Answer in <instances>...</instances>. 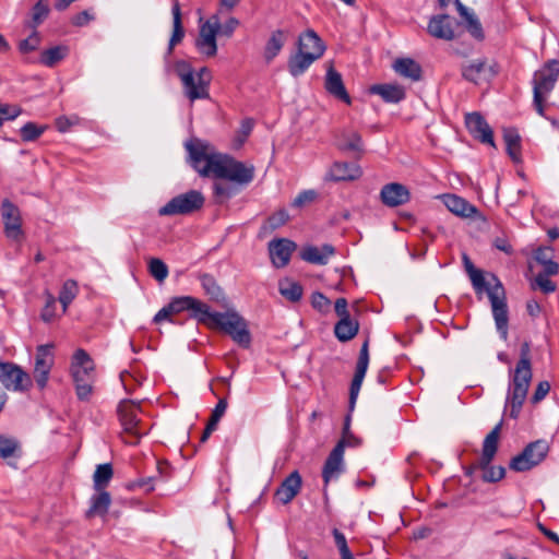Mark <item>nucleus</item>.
Instances as JSON below:
<instances>
[{
    "instance_id": "f257e3e1",
    "label": "nucleus",
    "mask_w": 559,
    "mask_h": 559,
    "mask_svg": "<svg viewBox=\"0 0 559 559\" xmlns=\"http://www.w3.org/2000/svg\"><path fill=\"white\" fill-rule=\"evenodd\" d=\"M185 147L189 154L191 167L201 177H213L231 182L229 186L214 183L213 192L215 198L221 199L219 202L229 200L254 179L253 165H247L226 154L210 153V145L198 138L187 141Z\"/></svg>"
},
{
    "instance_id": "f03ea898",
    "label": "nucleus",
    "mask_w": 559,
    "mask_h": 559,
    "mask_svg": "<svg viewBox=\"0 0 559 559\" xmlns=\"http://www.w3.org/2000/svg\"><path fill=\"white\" fill-rule=\"evenodd\" d=\"M369 365V340L367 338L359 350L358 360L356 364L355 373L349 386V399H348V414L345 417L342 438L333 448V450L328 455L323 468H322V478L324 483L323 496L325 501L328 502V492L326 487L331 479L337 478L344 467H343V455L346 447H359L361 444V440L353 435L350 431V413L354 411L356 401L366 376L367 369Z\"/></svg>"
},
{
    "instance_id": "7ed1b4c3",
    "label": "nucleus",
    "mask_w": 559,
    "mask_h": 559,
    "mask_svg": "<svg viewBox=\"0 0 559 559\" xmlns=\"http://www.w3.org/2000/svg\"><path fill=\"white\" fill-rule=\"evenodd\" d=\"M464 269L469 276L473 288L477 295L486 293L495 319L497 331L503 341L508 340L509 310L507 305L506 289L496 274L489 273L490 282H487L484 272L476 269L466 253L462 255Z\"/></svg>"
},
{
    "instance_id": "20e7f679",
    "label": "nucleus",
    "mask_w": 559,
    "mask_h": 559,
    "mask_svg": "<svg viewBox=\"0 0 559 559\" xmlns=\"http://www.w3.org/2000/svg\"><path fill=\"white\" fill-rule=\"evenodd\" d=\"M533 378L530 358V345L524 343L521 347V357L511 371V383L508 390L507 404L510 405V417L516 419L526 400L528 388Z\"/></svg>"
},
{
    "instance_id": "39448f33",
    "label": "nucleus",
    "mask_w": 559,
    "mask_h": 559,
    "mask_svg": "<svg viewBox=\"0 0 559 559\" xmlns=\"http://www.w3.org/2000/svg\"><path fill=\"white\" fill-rule=\"evenodd\" d=\"M326 49L324 41L313 29H307L298 36L297 51L289 56L287 69L292 76L302 75L310 66L320 59Z\"/></svg>"
},
{
    "instance_id": "423d86ee",
    "label": "nucleus",
    "mask_w": 559,
    "mask_h": 559,
    "mask_svg": "<svg viewBox=\"0 0 559 559\" xmlns=\"http://www.w3.org/2000/svg\"><path fill=\"white\" fill-rule=\"evenodd\" d=\"M175 70L182 82L185 95L191 102L210 98L211 73L206 67L194 73L189 62L179 60L175 64Z\"/></svg>"
},
{
    "instance_id": "0eeeda50",
    "label": "nucleus",
    "mask_w": 559,
    "mask_h": 559,
    "mask_svg": "<svg viewBox=\"0 0 559 559\" xmlns=\"http://www.w3.org/2000/svg\"><path fill=\"white\" fill-rule=\"evenodd\" d=\"M501 428L502 420L492 428L483 441L478 466H480V471L483 472L481 480L484 483H498L506 476V468L503 466L491 464L499 449Z\"/></svg>"
},
{
    "instance_id": "6e6552de",
    "label": "nucleus",
    "mask_w": 559,
    "mask_h": 559,
    "mask_svg": "<svg viewBox=\"0 0 559 559\" xmlns=\"http://www.w3.org/2000/svg\"><path fill=\"white\" fill-rule=\"evenodd\" d=\"M559 78V61L548 60L533 76V106L536 112L545 116V102Z\"/></svg>"
},
{
    "instance_id": "1a4fd4ad",
    "label": "nucleus",
    "mask_w": 559,
    "mask_h": 559,
    "mask_svg": "<svg viewBox=\"0 0 559 559\" xmlns=\"http://www.w3.org/2000/svg\"><path fill=\"white\" fill-rule=\"evenodd\" d=\"M205 198L199 190H189L170 199L158 210L159 216L190 215L200 211Z\"/></svg>"
},
{
    "instance_id": "9d476101",
    "label": "nucleus",
    "mask_w": 559,
    "mask_h": 559,
    "mask_svg": "<svg viewBox=\"0 0 559 559\" xmlns=\"http://www.w3.org/2000/svg\"><path fill=\"white\" fill-rule=\"evenodd\" d=\"M139 412L140 404L131 400H122L117 407L123 432L130 437L124 442L131 445L138 444L142 436L146 435V431L142 430L141 420L138 418Z\"/></svg>"
},
{
    "instance_id": "9b49d317",
    "label": "nucleus",
    "mask_w": 559,
    "mask_h": 559,
    "mask_svg": "<svg viewBox=\"0 0 559 559\" xmlns=\"http://www.w3.org/2000/svg\"><path fill=\"white\" fill-rule=\"evenodd\" d=\"M549 452V444L544 439L530 442L521 453L511 459L510 469L526 472L540 464Z\"/></svg>"
},
{
    "instance_id": "f8f14e48",
    "label": "nucleus",
    "mask_w": 559,
    "mask_h": 559,
    "mask_svg": "<svg viewBox=\"0 0 559 559\" xmlns=\"http://www.w3.org/2000/svg\"><path fill=\"white\" fill-rule=\"evenodd\" d=\"M223 316L216 329L228 334L241 348H249L252 336L247 320L236 311H226Z\"/></svg>"
},
{
    "instance_id": "ddd939ff",
    "label": "nucleus",
    "mask_w": 559,
    "mask_h": 559,
    "mask_svg": "<svg viewBox=\"0 0 559 559\" xmlns=\"http://www.w3.org/2000/svg\"><path fill=\"white\" fill-rule=\"evenodd\" d=\"M0 382L7 390L27 391L32 380L20 366L11 361H0Z\"/></svg>"
},
{
    "instance_id": "4468645a",
    "label": "nucleus",
    "mask_w": 559,
    "mask_h": 559,
    "mask_svg": "<svg viewBox=\"0 0 559 559\" xmlns=\"http://www.w3.org/2000/svg\"><path fill=\"white\" fill-rule=\"evenodd\" d=\"M332 134L333 143L338 151L352 153L356 158H360L364 155V141L358 131L349 128H341L335 129Z\"/></svg>"
},
{
    "instance_id": "2eb2a0df",
    "label": "nucleus",
    "mask_w": 559,
    "mask_h": 559,
    "mask_svg": "<svg viewBox=\"0 0 559 559\" xmlns=\"http://www.w3.org/2000/svg\"><path fill=\"white\" fill-rule=\"evenodd\" d=\"M52 344L39 345L35 355L34 379L37 386L43 390L46 388L50 370L53 366L55 359L51 349Z\"/></svg>"
},
{
    "instance_id": "dca6fc26",
    "label": "nucleus",
    "mask_w": 559,
    "mask_h": 559,
    "mask_svg": "<svg viewBox=\"0 0 559 559\" xmlns=\"http://www.w3.org/2000/svg\"><path fill=\"white\" fill-rule=\"evenodd\" d=\"M498 72V64L496 62L488 64L485 58L473 60L461 68L463 79L474 84H479L481 81H490Z\"/></svg>"
},
{
    "instance_id": "f3484780",
    "label": "nucleus",
    "mask_w": 559,
    "mask_h": 559,
    "mask_svg": "<svg viewBox=\"0 0 559 559\" xmlns=\"http://www.w3.org/2000/svg\"><path fill=\"white\" fill-rule=\"evenodd\" d=\"M0 211L5 236L10 239L17 240L23 234L20 209L9 199H4L1 203Z\"/></svg>"
},
{
    "instance_id": "a211bd4d",
    "label": "nucleus",
    "mask_w": 559,
    "mask_h": 559,
    "mask_svg": "<svg viewBox=\"0 0 559 559\" xmlns=\"http://www.w3.org/2000/svg\"><path fill=\"white\" fill-rule=\"evenodd\" d=\"M454 24H457L449 14L432 15L427 25V33L437 39L453 40L455 38Z\"/></svg>"
},
{
    "instance_id": "6ab92c4d",
    "label": "nucleus",
    "mask_w": 559,
    "mask_h": 559,
    "mask_svg": "<svg viewBox=\"0 0 559 559\" xmlns=\"http://www.w3.org/2000/svg\"><path fill=\"white\" fill-rule=\"evenodd\" d=\"M465 126L474 139L495 147L492 129L479 112L467 114L465 116Z\"/></svg>"
},
{
    "instance_id": "aec40b11",
    "label": "nucleus",
    "mask_w": 559,
    "mask_h": 559,
    "mask_svg": "<svg viewBox=\"0 0 559 559\" xmlns=\"http://www.w3.org/2000/svg\"><path fill=\"white\" fill-rule=\"evenodd\" d=\"M217 27H215L211 20H207L200 26L195 47L207 58L214 57L217 53Z\"/></svg>"
},
{
    "instance_id": "412c9836",
    "label": "nucleus",
    "mask_w": 559,
    "mask_h": 559,
    "mask_svg": "<svg viewBox=\"0 0 559 559\" xmlns=\"http://www.w3.org/2000/svg\"><path fill=\"white\" fill-rule=\"evenodd\" d=\"M296 243L289 239H274L269 243V251L272 263L275 267H284L289 263Z\"/></svg>"
},
{
    "instance_id": "4be33fe9",
    "label": "nucleus",
    "mask_w": 559,
    "mask_h": 559,
    "mask_svg": "<svg viewBox=\"0 0 559 559\" xmlns=\"http://www.w3.org/2000/svg\"><path fill=\"white\" fill-rule=\"evenodd\" d=\"M362 171L358 164L347 162H334L325 175L328 181H352L361 176Z\"/></svg>"
},
{
    "instance_id": "5701e85b",
    "label": "nucleus",
    "mask_w": 559,
    "mask_h": 559,
    "mask_svg": "<svg viewBox=\"0 0 559 559\" xmlns=\"http://www.w3.org/2000/svg\"><path fill=\"white\" fill-rule=\"evenodd\" d=\"M224 312H212L207 304L201 301L198 298H193V302L189 310V317L197 320L201 324H205L210 328H216L221 319H224Z\"/></svg>"
},
{
    "instance_id": "b1692460",
    "label": "nucleus",
    "mask_w": 559,
    "mask_h": 559,
    "mask_svg": "<svg viewBox=\"0 0 559 559\" xmlns=\"http://www.w3.org/2000/svg\"><path fill=\"white\" fill-rule=\"evenodd\" d=\"M382 203L389 207H395L405 204L411 199L408 189L399 182L386 183L380 192Z\"/></svg>"
},
{
    "instance_id": "393cba45",
    "label": "nucleus",
    "mask_w": 559,
    "mask_h": 559,
    "mask_svg": "<svg viewBox=\"0 0 559 559\" xmlns=\"http://www.w3.org/2000/svg\"><path fill=\"white\" fill-rule=\"evenodd\" d=\"M324 88L336 99L342 100L347 105L352 103L350 96L344 85L343 78L341 73L334 69L332 63H330L326 70Z\"/></svg>"
},
{
    "instance_id": "a878e982",
    "label": "nucleus",
    "mask_w": 559,
    "mask_h": 559,
    "mask_svg": "<svg viewBox=\"0 0 559 559\" xmlns=\"http://www.w3.org/2000/svg\"><path fill=\"white\" fill-rule=\"evenodd\" d=\"M301 486L302 478L298 471H294L281 483L274 496L283 504H288L299 493Z\"/></svg>"
},
{
    "instance_id": "bb28decb",
    "label": "nucleus",
    "mask_w": 559,
    "mask_h": 559,
    "mask_svg": "<svg viewBox=\"0 0 559 559\" xmlns=\"http://www.w3.org/2000/svg\"><path fill=\"white\" fill-rule=\"evenodd\" d=\"M443 202L451 213L460 217L471 218L479 213L476 206L456 194H444Z\"/></svg>"
},
{
    "instance_id": "cd10ccee",
    "label": "nucleus",
    "mask_w": 559,
    "mask_h": 559,
    "mask_svg": "<svg viewBox=\"0 0 559 559\" xmlns=\"http://www.w3.org/2000/svg\"><path fill=\"white\" fill-rule=\"evenodd\" d=\"M369 93L379 95L385 103L397 104L405 99V88L400 84H373Z\"/></svg>"
},
{
    "instance_id": "c85d7f7f",
    "label": "nucleus",
    "mask_w": 559,
    "mask_h": 559,
    "mask_svg": "<svg viewBox=\"0 0 559 559\" xmlns=\"http://www.w3.org/2000/svg\"><path fill=\"white\" fill-rule=\"evenodd\" d=\"M96 493L91 497L90 508L85 512V518L91 520L95 516H105L111 504V496L107 490L95 489Z\"/></svg>"
},
{
    "instance_id": "c756f323",
    "label": "nucleus",
    "mask_w": 559,
    "mask_h": 559,
    "mask_svg": "<svg viewBox=\"0 0 559 559\" xmlns=\"http://www.w3.org/2000/svg\"><path fill=\"white\" fill-rule=\"evenodd\" d=\"M334 253L335 248L329 243H324L321 248L308 246L301 251V259L312 264L325 265Z\"/></svg>"
},
{
    "instance_id": "7c9ffc66",
    "label": "nucleus",
    "mask_w": 559,
    "mask_h": 559,
    "mask_svg": "<svg viewBox=\"0 0 559 559\" xmlns=\"http://www.w3.org/2000/svg\"><path fill=\"white\" fill-rule=\"evenodd\" d=\"M394 71L406 79L414 82L420 81L423 78V69L420 64L412 58H399L393 63Z\"/></svg>"
},
{
    "instance_id": "2f4dec72",
    "label": "nucleus",
    "mask_w": 559,
    "mask_h": 559,
    "mask_svg": "<svg viewBox=\"0 0 559 559\" xmlns=\"http://www.w3.org/2000/svg\"><path fill=\"white\" fill-rule=\"evenodd\" d=\"M198 278L201 283L202 288L206 296H209L210 300L215 301L217 304H224L226 301V296L223 288L217 284L215 277L209 273H200Z\"/></svg>"
},
{
    "instance_id": "473e14b6",
    "label": "nucleus",
    "mask_w": 559,
    "mask_h": 559,
    "mask_svg": "<svg viewBox=\"0 0 559 559\" xmlns=\"http://www.w3.org/2000/svg\"><path fill=\"white\" fill-rule=\"evenodd\" d=\"M287 39V32L283 29H276L271 33L264 46L263 57L265 61L271 62L282 50Z\"/></svg>"
},
{
    "instance_id": "72a5a7b5",
    "label": "nucleus",
    "mask_w": 559,
    "mask_h": 559,
    "mask_svg": "<svg viewBox=\"0 0 559 559\" xmlns=\"http://www.w3.org/2000/svg\"><path fill=\"white\" fill-rule=\"evenodd\" d=\"M359 331V323L356 320H353L350 317H345L340 319L334 325V334L335 337L340 342H348L354 338Z\"/></svg>"
},
{
    "instance_id": "f704fd0d",
    "label": "nucleus",
    "mask_w": 559,
    "mask_h": 559,
    "mask_svg": "<svg viewBox=\"0 0 559 559\" xmlns=\"http://www.w3.org/2000/svg\"><path fill=\"white\" fill-rule=\"evenodd\" d=\"M503 141L510 158L518 163L521 160V136L515 128L503 129Z\"/></svg>"
},
{
    "instance_id": "c9c22d12",
    "label": "nucleus",
    "mask_w": 559,
    "mask_h": 559,
    "mask_svg": "<svg viewBox=\"0 0 559 559\" xmlns=\"http://www.w3.org/2000/svg\"><path fill=\"white\" fill-rule=\"evenodd\" d=\"M171 13H173V19H174V29H173V35L169 39V45H168V53L169 55L173 52L174 47L176 45H178L179 43H181V40L185 37V28H183L182 21H181V11H180V5H179L178 1H175L173 9H171Z\"/></svg>"
},
{
    "instance_id": "e433bc0d",
    "label": "nucleus",
    "mask_w": 559,
    "mask_h": 559,
    "mask_svg": "<svg viewBox=\"0 0 559 559\" xmlns=\"http://www.w3.org/2000/svg\"><path fill=\"white\" fill-rule=\"evenodd\" d=\"M69 53L67 46H55L41 51L39 62L48 68L55 67Z\"/></svg>"
},
{
    "instance_id": "4c0bfd02",
    "label": "nucleus",
    "mask_w": 559,
    "mask_h": 559,
    "mask_svg": "<svg viewBox=\"0 0 559 559\" xmlns=\"http://www.w3.org/2000/svg\"><path fill=\"white\" fill-rule=\"evenodd\" d=\"M114 476V469L110 463L97 465L93 475L94 489L106 490L109 481Z\"/></svg>"
},
{
    "instance_id": "58836bf2",
    "label": "nucleus",
    "mask_w": 559,
    "mask_h": 559,
    "mask_svg": "<svg viewBox=\"0 0 559 559\" xmlns=\"http://www.w3.org/2000/svg\"><path fill=\"white\" fill-rule=\"evenodd\" d=\"M22 455L21 444L14 438L0 435V457L8 460L10 457L19 459Z\"/></svg>"
},
{
    "instance_id": "ea45409f",
    "label": "nucleus",
    "mask_w": 559,
    "mask_h": 559,
    "mask_svg": "<svg viewBox=\"0 0 559 559\" xmlns=\"http://www.w3.org/2000/svg\"><path fill=\"white\" fill-rule=\"evenodd\" d=\"M78 294H79V286H78L76 281L67 280L63 283V285L59 292V297H58L59 301L62 305L63 312H67L68 307L75 299Z\"/></svg>"
},
{
    "instance_id": "a19ab883",
    "label": "nucleus",
    "mask_w": 559,
    "mask_h": 559,
    "mask_svg": "<svg viewBox=\"0 0 559 559\" xmlns=\"http://www.w3.org/2000/svg\"><path fill=\"white\" fill-rule=\"evenodd\" d=\"M280 293L287 300L297 302L301 299L304 289L299 283L286 280L280 282Z\"/></svg>"
},
{
    "instance_id": "79ce46f5",
    "label": "nucleus",
    "mask_w": 559,
    "mask_h": 559,
    "mask_svg": "<svg viewBox=\"0 0 559 559\" xmlns=\"http://www.w3.org/2000/svg\"><path fill=\"white\" fill-rule=\"evenodd\" d=\"M49 12L48 0H38L32 8V21L28 26L36 29L48 17Z\"/></svg>"
},
{
    "instance_id": "37998d69",
    "label": "nucleus",
    "mask_w": 559,
    "mask_h": 559,
    "mask_svg": "<svg viewBox=\"0 0 559 559\" xmlns=\"http://www.w3.org/2000/svg\"><path fill=\"white\" fill-rule=\"evenodd\" d=\"M47 128L48 126L46 124L39 126L32 121L26 122L20 129L21 139L24 142L36 141L47 130Z\"/></svg>"
},
{
    "instance_id": "c03bdc74",
    "label": "nucleus",
    "mask_w": 559,
    "mask_h": 559,
    "mask_svg": "<svg viewBox=\"0 0 559 559\" xmlns=\"http://www.w3.org/2000/svg\"><path fill=\"white\" fill-rule=\"evenodd\" d=\"M289 219V215L285 209H281L267 217L262 226L264 231H274L285 225Z\"/></svg>"
},
{
    "instance_id": "a18cd8bd",
    "label": "nucleus",
    "mask_w": 559,
    "mask_h": 559,
    "mask_svg": "<svg viewBox=\"0 0 559 559\" xmlns=\"http://www.w3.org/2000/svg\"><path fill=\"white\" fill-rule=\"evenodd\" d=\"M148 272L158 282H163L168 276L166 263L158 258H152L148 261Z\"/></svg>"
},
{
    "instance_id": "49530a36",
    "label": "nucleus",
    "mask_w": 559,
    "mask_h": 559,
    "mask_svg": "<svg viewBox=\"0 0 559 559\" xmlns=\"http://www.w3.org/2000/svg\"><path fill=\"white\" fill-rule=\"evenodd\" d=\"M532 289H539L544 294H551L556 290V283L549 280V276L538 273L531 282Z\"/></svg>"
},
{
    "instance_id": "de8ad7c7",
    "label": "nucleus",
    "mask_w": 559,
    "mask_h": 559,
    "mask_svg": "<svg viewBox=\"0 0 559 559\" xmlns=\"http://www.w3.org/2000/svg\"><path fill=\"white\" fill-rule=\"evenodd\" d=\"M463 20L466 23L467 32L475 39L483 40L485 38L483 26L474 13L471 12L469 14H467V16H464Z\"/></svg>"
},
{
    "instance_id": "09e8293b",
    "label": "nucleus",
    "mask_w": 559,
    "mask_h": 559,
    "mask_svg": "<svg viewBox=\"0 0 559 559\" xmlns=\"http://www.w3.org/2000/svg\"><path fill=\"white\" fill-rule=\"evenodd\" d=\"M335 546L337 547L342 559H354V556L347 545L345 535L337 528L332 530Z\"/></svg>"
},
{
    "instance_id": "8fccbe9b",
    "label": "nucleus",
    "mask_w": 559,
    "mask_h": 559,
    "mask_svg": "<svg viewBox=\"0 0 559 559\" xmlns=\"http://www.w3.org/2000/svg\"><path fill=\"white\" fill-rule=\"evenodd\" d=\"M214 22H212L215 27H217V33L227 38L231 37L236 28L239 26V20L230 16L225 23L221 24L218 19L214 16Z\"/></svg>"
},
{
    "instance_id": "3c124183",
    "label": "nucleus",
    "mask_w": 559,
    "mask_h": 559,
    "mask_svg": "<svg viewBox=\"0 0 559 559\" xmlns=\"http://www.w3.org/2000/svg\"><path fill=\"white\" fill-rule=\"evenodd\" d=\"M193 298L194 297L192 296H179L171 298L168 302L170 311H173L174 314L189 311L193 302Z\"/></svg>"
},
{
    "instance_id": "603ef678",
    "label": "nucleus",
    "mask_w": 559,
    "mask_h": 559,
    "mask_svg": "<svg viewBox=\"0 0 559 559\" xmlns=\"http://www.w3.org/2000/svg\"><path fill=\"white\" fill-rule=\"evenodd\" d=\"M86 367L87 369H95L94 361L88 355V353L82 348L75 350L73 355V361L71 365L72 368H82Z\"/></svg>"
},
{
    "instance_id": "864d4df0",
    "label": "nucleus",
    "mask_w": 559,
    "mask_h": 559,
    "mask_svg": "<svg viewBox=\"0 0 559 559\" xmlns=\"http://www.w3.org/2000/svg\"><path fill=\"white\" fill-rule=\"evenodd\" d=\"M40 44L39 33L34 29L33 33L25 39L19 43V50L22 53H28L36 50Z\"/></svg>"
},
{
    "instance_id": "5fc2aeb1",
    "label": "nucleus",
    "mask_w": 559,
    "mask_h": 559,
    "mask_svg": "<svg viewBox=\"0 0 559 559\" xmlns=\"http://www.w3.org/2000/svg\"><path fill=\"white\" fill-rule=\"evenodd\" d=\"M22 112L21 107L16 105L0 103V127L4 121L14 120Z\"/></svg>"
},
{
    "instance_id": "6e6d98bb",
    "label": "nucleus",
    "mask_w": 559,
    "mask_h": 559,
    "mask_svg": "<svg viewBox=\"0 0 559 559\" xmlns=\"http://www.w3.org/2000/svg\"><path fill=\"white\" fill-rule=\"evenodd\" d=\"M311 306L321 313L330 311L331 300L320 292H314L311 295Z\"/></svg>"
},
{
    "instance_id": "4d7b16f0",
    "label": "nucleus",
    "mask_w": 559,
    "mask_h": 559,
    "mask_svg": "<svg viewBox=\"0 0 559 559\" xmlns=\"http://www.w3.org/2000/svg\"><path fill=\"white\" fill-rule=\"evenodd\" d=\"M40 318L44 322H51L56 318V299L49 295L41 310Z\"/></svg>"
},
{
    "instance_id": "13d9d810",
    "label": "nucleus",
    "mask_w": 559,
    "mask_h": 559,
    "mask_svg": "<svg viewBox=\"0 0 559 559\" xmlns=\"http://www.w3.org/2000/svg\"><path fill=\"white\" fill-rule=\"evenodd\" d=\"M317 197L318 193L314 190H304L294 199L292 206L302 207L304 205L313 202Z\"/></svg>"
},
{
    "instance_id": "bf43d9fd",
    "label": "nucleus",
    "mask_w": 559,
    "mask_h": 559,
    "mask_svg": "<svg viewBox=\"0 0 559 559\" xmlns=\"http://www.w3.org/2000/svg\"><path fill=\"white\" fill-rule=\"evenodd\" d=\"M228 403L226 397H222L218 400L216 406L212 411L211 417L209 419V423L212 425L217 426L222 417L224 416L226 409H227Z\"/></svg>"
},
{
    "instance_id": "052dcab7",
    "label": "nucleus",
    "mask_w": 559,
    "mask_h": 559,
    "mask_svg": "<svg viewBox=\"0 0 559 559\" xmlns=\"http://www.w3.org/2000/svg\"><path fill=\"white\" fill-rule=\"evenodd\" d=\"M74 382H93L94 381V369L72 368L71 370Z\"/></svg>"
},
{
    "instance_id": "680f3d73",
    "label": "nucleus",
    "mask_w": 559,
    "mask_h": 559,
    "mask_svg": "<svg viewBox=\"0 0 559 559\" xmlns=\"http://www.w3.org/2000/svg\"><path fill=\"white\" fill-rule=\"evenodd\" d=\"M550 391V383L548 381H540L538 382L532 397H531V403L532 404H538L540 401H543L546 395L549 393Z\"/></svg>"
},
{
    "instance_id": "e2e57ef3",
    "label": "nucleus",
    "mask_w": 559,
    "mask_h": 559,
    "mask_svg": "<svg viewBox=\"0 0 559 559\" xmlns=\"http://www.w3.org/2000/svg\"><path fill=\"white\" fill-rule=\"evenodd\" d=\"M554 257V250L551 247H539L534 252V259L540 265L551 261Z\"/></svg>"
},
{
    "instance_id": "0e129e2a",
    "label": "nucleus",
    "mask_w": 559,
    "mask_h": 559,
    "mask_svg": "<svg viewBox=\"0 0 559 559\" xmlns=\"http://www.w3.org/2000/svg\"><path fill=\"white\" fill-rule=\"evenodd\" d=\"M75 383V392L78 395V399L81 401H87L92 394L93 382H74Z\"/></svg>"
},
{
    "instance_id": "69168bd1",
    "label": "nucleus",
    "mask_w": 559,
    "mask_h": 559,
    "mask_svg": "<svg viewBox=\"0 0 559 559\" xmlns=\"http://www.w3.org/2000/svg\"><path fill=\"white\" fill-rule=\"evenodd\" d=\"M492 246L499 250V251H502L509 255H511L513 253V247L511 246V243L509 242V240L501 236V237H496L492 241Z\"/></svg>"
},
{
    "instance_id": "338daca9",
    "label": "nucleus",
    "mask_w": 559,
    "mask_h": 559,
    "mask_svg": "<svg viewBox=\"0 0 559 559\" xmlns=\"http://www.w3.org/2000/svg\"><path fill=\"white\" fill-rule=\"evenodd\" d=\"M157 481V477L156 476H150V477H146V478H141L136 481H134L132 485H131V488H135V487H139V488H143L145 492H151L154 490V483Z\"/></svg>"
},
{
    "instance_id": "774afa93",
    "label": "nucleus",
    "mask_w": 559,
    "mask_h": 559,
    "mask_svg": "<svg viewBox=\"0 0 559 559\" xmlns=\"http://www.w3.org/2000/svg\"><path fill=\"white\" fill-rule=\"evenodd\" d=\"M94 20V15L88 10H84L72 17V24L75 26H84Z\"/></svg>"
}]
</instances>
